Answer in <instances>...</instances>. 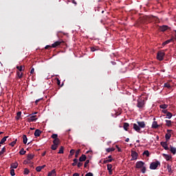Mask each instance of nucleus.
I'll use <instances>...</instances> for the list:
<instances>
[{
    "label": "nucleus",
    "mask_w": 176,
    "mask_h": 176,
    "mask_svg": "<svg viewBox=\"0 0 176 176\" xmlns=\"http://www.w3.org/2000/svg\"><path fill=\"white\" fill-rule=\"evenodd\" d=\"M35 115H36V113H34L30 115V116L29 118L30 122H35V120H38V118Z\"/></svg>",
    "instance_id": "0eeeda50"
},
{
    "label": "nucleus",
    "mask_w": 176,
    "mask_h": 176,
    "mask_svg": "<svg viewBox=\"0 0 176 176\" xmlns=\"http://www.w3.org/2000/svg\"><path fill=\"white\" fill-rule=\"evenodd\" d=\"M23 68H24V66H16V69L19 71V72H21V71H24Z\"/></svg>",
    "instance_id": "2f4dec72"
},
{
    "label": "nucleus",
    "mask_w": 176,
    "mask_h": 176,
    "mask_svg": "<svg viewBox=\"0 0 176 176\" xmlns=\"http://www.w3.org/2000/svg\"><path fill=\"white\" fill-rule=\"evenodd\" d=\"M165 138L166 141H168L171 138V133H166L165 135Z\"/></svg>",
    "instance_id": "a878e982"
},
{
    "label": "nucleus",
    "mask_w": 176,
    "mask_h": 176,
    "mask_svg": "<svg viewBox=\"0 0 176 176\" xmlns=\"http://www.w3.org/2000/svg\"><path fill=\"white\" fill-rule=\"evenodd\" d=\"M28 141V139L27 138V135H23V144H27Z\"/></svg>",
    "instance_id": "b1692460"
},
{
    "label": "nucleus",
    "mask_w": 176,
    "mask_h": 176,
    "mask_svg": "<svg viewBox=\"0 0 176 176\" xmlns=\"http://www.w3.org/2000/svg\"><path fill=\"white\" fill-rule=\"evenodd\" d=\"M159 127V124H157V122L153 121L152 124V129H157Z\"/></svg>",
    "instance_id": "2eb2a0df"
},
{
    "label": "nucleus",
    "mask_w": 176,
    "mask_h": 176,
    "mask_svg": "<svg viewBox=\"0 0 176 176\" xmlns=\"http://www.w3.org/2000/svg\"><path fill=\"white\" fill-rule=\"evenodd\" d=\"M85 176H94V175L92 173L89 172L87 173Z\"/></svg>",
    "instance_id": "864d4df0"
},
{
    "label": "nucleus",
    "mask_w": 176,
    "mask_h": 176,
    "mask_svg": "<svg viewBox=\"0 0 176 176\" xmlns=\"http://www.w3.org/2000/svg\"><path fill=\"white\" fill-rule=\"evenodd\" d=\"M17 167H19V163L17 162L12 163L10 166L11 168H17Z\"/></svg>",
    "instance_id": "dca6fc26"
},
{
    "label": "nucleus",
    "mask_w": 176,
    "mask_h": 176,
    "mask_svg": "<svg viewBox=\"0 0 176 176\" xmlns=\"http://www.w3.org/2000/svg\"><path fill=\"white\" fill-rule=\"evenodd\" d=\"M73 162H74V163H72V165L74 167H75V166H76V165L78 164V159L74 158V159L73 160Z\"/></svg>",
    "instance_id": "cd10ccee"
},
{
    "label": "nucleus",
    "mask_w": 176,
    "mask_h": 176,
    "mask_svg": "<svg viewBox=\"0 0 176 176\" xmlns=\"http://www.w3.org/2000/svg\"><path fill=\"white\" fill-rule=\"evenodd\" d=\"M164 156V159H166V162H168L170 159H173V157L170 155L168 154H162Z\"/></svg>",
    "instance_id": "9b49d317"
},
{
    "label": "nucleus",
    "mask_w": 176,
    "mask_h": 176,
    "mask_svg": "<svg viewBox=\"0 0 176 176\" xmlns=\"http://www.w3.org/2000/svg\"><path fill=\"white\" fill-rule=\"evenodd\" d=\"M41 168V170H43V168H45V167H46V165H43L41 166H40Z\"/></svg>",
    "instance_id": "0e129e2a"
},
{
    "label": "nucleus",
    "mask_w": 176,
    "mask_h": 176,
    "mask_svg": "<svg viewBox=\"0 0 176 176\" xmlns=\"http://www.w3.org/2000/svg\"><path fill=\"white\" fill-rule=\"evenodd\" d=\"M79 153H80V150H78V151L76 152L75 157H78V156H79Z\"/></svg>",
    "instance_id": "3c124183"
},
{
    "label": "nucleus",
    "mask_w": 176,
    "mask_h": 176,
    "mask_svg": "<svg viewBox=\"0 0 176 176\" xmlns=\"http://www.w3.org/2000/svg\"><path fill=\"white\" fill-rule=\"evenodd\" d=\"M10 175H12V176L16 175V173H14V169L10 170Z\"/></svg>",
    "instance_id": "a18cd8bd"
},
{
    "label": "nucleus",
    "mask_w": 176,
    "mask_h": 176,
    "mask_svg": "<svg viewBox=\"0 0 176 176\" xmlns=\"http://www.w3.org/2000/svg\"><path fill=\"white\" fill-rule=\"evenodd\" d=\"M56 80H57V85L60 86V85H61V81H60V79L58 78H57Z\"/></svg>",
    "instance_id": "6e6d98bb"
},
{
    "label": "nucleus",
    "mask_w": 176,
    "mask_h": 176,
    "mask_svg": "<svg viewBox=\"0 0 176 176\" xmlns=\"http://www.w3.org/2000/svg\"><path fill=\"white\" fill-rule=\"evenodd\" d=\"M30 163H31V161L28 160V159L23 162V164H30Z\"/></svg>",
    "instance_id": "de8ad7c7"
},
{
    "label": "nucleus",
    "mask_w": 176,
    "mask_h": 176,
    "mask_svg": "<svg viewBox=\"0 0 176 176\" xmlns=\"http://www.w3.org/2000/svg\"><path fill=\"white\" fill-rule=\"evenodd\" d=\"M162 112H163V113H166V114H167V113H168V112L167 111V110H166V109H164V110H162Z\"/></svg>",
    "instance_id": "bf43d9fd"
},
{
    "label": "nucleus",
    "mask_w": 176,
    "mask_h": 176,
    "mask_svg": "<svg viewBox=\"0 0 176 176\" xmlns=\"http://www.w3.org/2000/svg\"><path fill=\"white\" fill-rule=\"evenodd\" d=\"M116 147L117 148L118 152H122V148H120L119 146L116 145Z\"/></svg>",
    "instance_id": "5fc2aeb1"
},
{
    "label": "nucleus",
    "mask_w": 176,
    "mask_h": 176,
    "mask_svg": "<svg viewBox=\"0 0 176 176\" xmlns=\"http://www.w3.org/2000/svg\"><path fill=\"white\" fill-rule=\"evenodd\" d=\"M61 43H64V41L60 39L52 44L51 47L53 48L58 47V46H61Z\"/></svg>",
    "instance_id": "423d86ee"
},
{
    "label": "nucleus",
    "mask_w": 176,
    "mask_h": 176,
    "mask_svg": "<svg viewBox=\"0 0 176 176\" xmlns=\"http://www.w3.org/2000/svg\"><path fill=\"white\" fill-rule=\"evenodd\" d=\"M108 159H112V155H109Z\"/></svg>",
    "instance_id": "774afa93"
},
{
    "label": "nucleus",
    "mask_w": 176,
    "mask_h": 176,
    "mask_svg": "<svg viewBox=\"0 0 176 176\" xmlns=\"http://www.w3.org/2000/svg\"><path fill=\"white\" fill-rule=\"evenodd\" d=\"M41 134H42V131H41V130H39V129H36L34 132V135L36 137H39V135H41Z\"/></svg>",
    "instance_id": "ddd939ff"
},
{
    "label": "nucleus",
    "mask_w": 176,
    "mask_h": 176,
    "mask_svg": "<svg viewBox=\"0 0 176 176\" xmlns=\"http://www.w3.org/2000/svg\"><path fill=\"white\" fill-rule=\"evenodd\" d=\"M168 28V26L167 25H162L160 28V31L164 32L166 31V30Z\"/></svg>",
    "instance_id": "f3484780"
},
{
    "label": "nucleus",
    "mask_w": 176,
    "mask_h": 176,
    "mask_svg": "<svg viewBox=\"0 0 176 176\" xmlns=\"http://www.w3.org/2000/svg\"><path fill=\"white\" fill-rule=\"evenodd\" d=\"M58 153H64V147L61 146Z\"/></svg>",
    "instance_id": "79ce46f5"
},
{
    "label": "nucleus",
    "mask_w": 176,
    "mask_h": 176,
    "mask_svg": "<svg viewBox=\"0 0 176 176\" xmlns=\"http://www.w3.org/2000/svg\"><path fill=\"white\" fill-rule=\"evenodd\" d=\"M82 166H83V163L80 162L77 163V167H78V168H80V167H82Z\"/></svg>",
    "instance_id": "8fccbe9b"
},
{
    "label": "nucleus",
    "mask_w": 176,
    "mask_h": 176,
    "mask_svg": "<svg viewBox=\"0 0 176 176\" xmlns=\"http://www.w3.org/2000/svg\"><path fill=\"white\" fill-rule=\"evenodd\" d=\"M130 126V124H129V123L125 122L124 123V129H125L126 131H127V130H129V126Z\"/></svg>",
    "instance_id": "6ab92c4d"
},
{
    "label": "nucleus",
    "mask_w": 176,
    "mask_h": 176,
    "mask_svg": "<svg viewBox=\"0 0 176 176\" xmlns=\"http://www.w3.org/2000/svg\"><path fill=\"white\" fill-rule=\"evenodd\" d=\"M136 168H142L141 171L143 174L146 173V166H145V162L142 161H138L135 164Z\"/></svg>",
    "instance_id": "f03ea898"
},
{
    "label": "nucleus",
    "mask_w": 176,
    "mask_h": 176,
    "mask_svg": "<svg viewBox=\"0 0 176 176\" xmlns=\"http://www.w3.org/2000/svg\"><path fill=\"white\" fill-rule=\"evenodd\" d=\"M23 174H25V175H28V174H30V170H29L28 168H25L24 169V173H23Z\"/></svg>",
    "instance_id": "e433bc0d"
},
{
    "label": "nucleus",
    "mask_w": 176,
    "mask_h": 176,
    "mask_svg": "<svg viewBox=\"0 0 176 176\" xmlns=\"http://www.w3.org/2000/svg\"><path fill=\"white\" fill-rule=\"evenodd\" d=\"M86 161V155L82 154L80 157H79V162H85Z\"/></svg>",
    "instance_id": "4468645a"
},
{
    "label": "nucleus",
    "mask_w": 176,
    "mask_h": 176,
    "mask_svg": "<svg viewBox=\"0 0 176 176\" xmlns=\"http://www.w3.org/2000/svg\"><path fill=\"white\" fill-rule=\"evenodd\" d=\"M160 166V162L156 161L150 164V170H156Z\"/></svg>",
    "instance_id": "39448f33"
},
{
    "label": "nucleus",
    "mask_w": 176,
    "mask_h": 176,
    "mask_svg": "<svg viewBox=\"0 0 176 176\" xmlns=\"http://www.w3.org/2000/svg\"><path fill=\"white\" fill-rule=\"evenodd\" d=\"M53 144L54 145L58 146V144H60V139H55V140H54Z\"/></svg>",
    "instance_id": "5701e85b"
},
{
    "label": "nucleus",
    "mask_w": 176,
    "mask_h": 176,
    "mask_svg": "<svg viewBox=\"0 0 176 176\" xmlns=\"http://www.w3.org/2000/svg\"><path fill=\"white\" fill-rule=\"evenodd\" d=\"M34 159V155L33 154H28V160L31 162Z\"/></svg>",
    "instance_id": "c85d7f7f"
},
{
    "label": "nucleus",
    "mask_w": 176,
    "mask_h": 176,
    "mask_svg": "<svg viewBox=\"0 0 176 176\" xmlns=\"http://www.w3.org/2000/svg\"><path fill=\"white\" fill-rule=\"evenodd\" d=\"M72 3H74V5H76V1L75 0H72Z\"/></svg>",
    "instance_id": "69168bd1"
},
{
    "label": "nucleus",
    "mask_w": 176,
    "mask_h": 176,
    "mask_svg": "<svg viewBox=\"0 0 176 176\" xmlns=\"http://www.w3.org/2000/svg\"><path fill=\"white\" fill-rule=\"evenodd\" d=\"M16 142H17V140H15L14 141L10 143V146H14V145H16Z\"/></svg>",
    "instance_id": "a19ab883"
},
{
    "label": "nucleus",
    "mask_w": 176,
    "mask_h": 176,
    "mask_svg": "<svg viewBox=\"0 0 176 176\" xmlns=\"http://www.w3.org/2000/svg\"><path fill=\"white\" fill-rule=\"evenodd\" d=\"M165 122L166 123V126H171V120H166Z\"/></svg>",
    "instance_id": "ea45409f"
},
{
    "label": "nucleus",
    "mask_w": 176,
    "mask_h": 176,
    "mask_svg": "<svg viewBox=\"0 0 176 176\" xmlns=\"http://www.w3.org/2000/svg\"><path fill=\"white\" fill-rule=\"evenodd\" d=\"M26 152H27V151H25L24 150V148H21V151H19V154H20V155H25Z\"/></svg>",
    "instance_id": "4c0bfd02"
},
{
    "label": "nucleus",
    "mask_w": 176,
    "mask_h": 176,
    "mask_svg": "<svg viewBox=\"0 0 176 176\" xmlns=\"http://www.w3.org/2000/svg\"><path fill=\"white\" fill-rule=\"evenodd\" d=\"M52 138H53L54 140H58V135L56 134V133H54L52 134V135L51 136Z\"/></svg>",
    "instance_id": "f704fd0d"
},
{
    "label": "nucleus",
    "mask_w": 176,
    "mask_h": 176,
    "mask_svg": "<svg viewBox=\"0 0 176 176\" xmlns=\"http://www.w3.org/2000/svg\"><path fill=\"white\" fill-rule=\"evenodd\" d=\"M36 171H37V173H40V171H42V168H41V166H37L36 168Z\"/></svg>",
    "instance_id": "49530a36"
},
{
    "label": "nucleus",
    "mask_w": 176,
    "mask_h": 176,
    "mask_svg": "<svg viewBox=\"0 0 176 176\" xmlns=\"http://www.w3.org/2000/svg\"><path fill=\"white\" fill-rule=\"evenodd\" d=\"M20 118H21V111H19L16 113V120H19Z\"/></svg>",
    "instance_id": "c756f323"
},
{
    "label": "nucleus",
    "mask_w": 176,
    "mask_h": 176,
    "mask_svg": "<svg viewBox=\"0 0 176 176\" xmlns=\"http://www.w3.org/2000/svg\"><path fill=\"white\" fill-rule=\"evenodd\" d=\"M49 47H52V45H46L45 47V49H49Z\"/></svg>",
    "instance_id": "680f3d73"
},
{
    "label": "nucleus",
    "mask_w": 176,
    "mask_h": 176,
    "mask_svg": "<svg viewBox=\"0 0 176 176\" xmlns=\"http://www.w3.org/2000/svg\"><path fill=\"white\" fill-rule=\"evenodd\" d=\"M131 160H137L138 159V153L135 151H131Z\"/></svg>",
    "instance_id": "6e6552de"
},
{
    "label": "nucleus",
    "mask_w": 176,
    "mask_h": 176,
    "mask_svg": "<svg viewBox=\"0 0 176 176\" xmlns=\"http://www.w3.org/2000/svg\"><path fill=\"white\" fill-rule=\"evenodd\" d=\"M47 176H57V173H56V170H52V171L48 173Z\"/></svg>",
    "instance_id": "f8f14e48"
},
{
    "label": "nucleus",
    "mask_w": 176,
    "mask_h": 176,
    "mask_svg": "<svg viewBox=\"0 0 176 176\" xmlns=\"http://www.w3.org/2000/svg\"><path fill=\"white\" fill-rule=\"evenodd\" d=\"M168 107V105L167 104H161L160 106V108H161L162 109H166V108Z\"/></svg>",
    "instance_id": "c9c22d12"
},
{
    "label": "nucleus",
    "mask_w": 176,
    "mask_h": 176,
    "mask_svg": "<svg viewBox=\"0 0 176 176\" xmlns=\"http://www.w3.org/2000/svg\"><path fill=\"white\" fill-rule=\"evenodd\" d=\"M173 41V38H170L169 40H167L166 41H164L163 43H162V46H166V45H168V43H170V42Z\"/></svg>",
    "instance_id": "a211bd4d"
},
{
    "label": "nucleus",
    "mask_w": 176,
    "mask_h": 176,
    "mask_svg": "<svg viewBox=\"0 0 176 176\" xmlns=\"http://www.w3.org/2000/svg\"><path fill=\"white\" fill-rule=\"evenodd\" d=\"M137 102V107L139 109H142V108L145 107V100L144 99H138Z\"/></svg>",
    "instance_id": "7ed1b4c3"
},
{
    "label": "nucleus",
    "mask_w": 176,
    "mask_h": 176,
    "mask_svg": "<svg viewBox=\"0 0 176 176\" xmlns=\"http://www.w3.org/2000/svg\"><path fill=\"white\" fill-rule=\"evenodd\" d=\"M73 176H79V173H74V174H73Z\"/></svg>",
    "instance_id": "e2e57ef3"
},
{
    "label": "nucleus",
    "mask_w": 176,
    "mask_h": 176,
    "mask_svg": "<svg viewBox=\"0 0 176 176\" xmlns=\"http://www.w3.org/2000/svg\"><path fill=\"white\" fill-rule=\"evenodd\" d=\"M171 118H173V113H170V112H168L166 113V119H171Z\"/></svg>",
    "instance_id": "bb28decb"
},
{
    "label": "nucleus",
    "mask_w": 176,
    "mask_h": 176,
    "mask_svg": "<svg viewBox=\"0 0 176 176\" xmlns=\"http://www.w3.org/2000/svg\"><path fill=\"white\" fill-rule=\"evenodd\" d=\"M52 151H56V149H57V148H58V146H57L56 144H53L52 145Z\"/></svg>",
    "instance_id": "58836bf2"
},
{
    "label": "nucleus",
    "mask_w": 176,
    "mask_h": 176,
    "mask_svg": "<svg viewBox=\"0 0 176 176\" xmlns=\"http://www.w3.org/2000/svg\"><path fill=\"white\" fill-rule=\"evenodd\" d=\"M170 152L173 155H175L176 153V148L172 146H170Z\"/></svg>",
    "instance_id": "4be33fe9"
},
{
    "label": "nucleus",
    "mask_w": 176,
    "mask_h": 176,
    "mask_svg": "<svg viewBox=\"0 0 176 176\" xmlns=\"http://www.w3.org/2000/svg\"><path fill=\"white\" fill-rule=\"evenodd\" d=\"M34 72H35V69L34 67H32L30 71V74H34Z\"/></svg>",
    "instance_id": "13d9d810"
},
{
    "label": "nucleus",
    "mask_w": 176,
    "mask_h": 176,
    "mask_svg": "<svg viewBox=\"0 0 176 176\" xmlns=\"http://www.w3.org/2000/svg\"><path fill=\"white\" fill-rule=\"evenodd\" d=\"M70 156H74V154L75 153V150L74 149H72L70 150Z\"/></svg>",
    "instance_id": "09e8293b"
},
{
    "label": "nucleus",
    "mask_w": 176,
    "mask_h": 176,
    "mask_svg": "<svg viewBox=\"0 0 176 176\" xmlns=\"http://www.w3.org/2000/svg\"><path fill=\"white\" fill-rule=\"evenodd\" d=\"M130 141V139L129 138H126V140H125V142H129Z\"/></svg>",
    "instance_id": "338daca9"
},
{
    "label": "nucleus",
    "mask_w": 176,
    "mask_h": 176,
    "mask_svg": "<svg viewBox=\"0 0 176 176\" xmlns=\"http://www.w3.org/2000/svg\"><path fill=\"white\" fill-rule=\"evenodd\" d=\"M143 155L146 156V157H149L150 153L149 151L146 150L143 152Z\"/></svg>",
    "instance_id": "393cba45"
},
{
    "label": "nucleus",
    "mask_w": 176,
    "mask_h": 176,
    "mask_svg": "<svg viewBox=\"0 0 176 176\" xmlns=\"http://www.w3.org/2000/svg\"><path fill=\"white\" fill-rule=\"evenodd\" d=\"M89 163H90V160H87L85 162L84 167L87 168Z\"/></svg>",
    "instance_id": "37998d69"
},
{
    "label": "nucleus",
    "mask_w": 176,
    "mask_h": 176,
    "mask_svg": "<svg viewBox=\"0 0 176 176\" xmlns=\"http://www.w3.org/2000/svg\"><path fill=\"white\" fill-rule=\"evenodd\" d=\"M162 147L165 149V151H168V144L167 142H161Z\"/></svg>",
    "instance_id": "1a4fd4ad"
},
{
    "label": "nucleus",
    "mask_w": 176,
    "mask_h": 176,
    "mask_svg": "<svg viewBox=\"0 0 176 176\" xmlns=\"http://www.w3.org/2000/svg\"><path fill=\"white\" fill-rule=\"evenodd\" d=\"M166 168H167L168 173H173V170H172V169H171V166H170V164H168V165L166 166Z\"/></svg>",
    "instance_id": "72a5a7b5"
},
{
    "label": "nucleus",
    "mask_w": 176,
    "mask_h": 176,
    "mask_svg": "<svg viewBox=\"0 0 176 176\" xmlns=\"http://www.w3.org/2000/svg\"><path fill=\"white\" fill-rule=\"evenodd\" d=\"M112 164H107V170H108V171H109V175H112V174H113V172H112Z\"/></svg>",
    "instance_id": "9d476101"
},
{
    "label": "nucleus",
    "mask_w": 176,
    "mask_h": 176,
    "mask_svg": "<svg viewBox=\"0 0 176 176\" xmlns=\"http://www.w3.org/2000/svg\"><path fill=\"white\" fill-rule=\"evenodd\" d=\"M146 124L145 122L142 121V122H138V124H133V130L135 131H137V133H142L141 131V129H145Z\"/></svg>",
    "instance_id": "f257e3e1"
},
{
    "label": "nucleus",
    "mask_w": 176,
    "mask_h": 176,
    "mask_svg": "<svg viewBox=\"0 0 176 176\" xmlns=\"http://www.w3.org/2000/svg\"><path fill=\"white\" fill-rule=\"evenodd\" d=\"M115 151V148H108L106 149V151L109 153V152H113Z\"/></svg>",
    "instance_id": "473e14b6"
},
{
    "label": "nucleus",
    "mask_w": 176,
    "mask_h": 176,
    "mask_svg": "<svg viewBox=\"0 0 176 176\" xmlns=\"http://www.w3.org/2000/svg\"><path fill=\"white\" fill-rule=\"evenodd\" d=\"M164 87H167V89H170V87H171V85H170V84L168 83H165Z\"/></svg>",
    "instance_id": "603ef678"
},
{
    "label": "nucleus",
    "mask_w": 176,
    "mask_h": 176,
    "mask_svg": "<svg viewBox=\"0 0 176 176\" xmlns=\"http://www.w3.org/2000/svg\"><path fill=\"white\" fill-rule=\"evenodd\" d=\"M164 56H166V53L163 51H160L157 54V60L159 61H163V58H164Z\"/></svg>",
    "instance_id": "20e7f679"
},
{
    "label": "nucleus",
    "mask_w": 176,
    "mask_h": 176,
    "mask_svg": "<svg viewBox=\"0 0 176 176\" xmlns=\"http://www.w3.org/2000/svg\"><path fill=\"white\" fill-rule=\"evenodd\" d=\"M112 160H113V159L104 160L103 161V164H107V163H111Z\"/></svg>",
    "instance_id": "7c9ffc66"
},
{
    "label": "nucleus",
    "mask_w": 176,
    "mask_h": 176,
    "mask_svg": "<svg viewBox=\"0 0 176 176\" xmlns=\"http://www.w3.org/2000/svg\"><path fill=\"white\" fill-rule=\"evenodd\" d=\"M5 147H3L1 151H0V156H2V155H3V153H5L6 151H5Z\"/></svg>",
    "instance_id": "c03bdc74"
},
{
    "label": "nucleus",
    "mask_w": 176,
    "mask_h": 176,
    "mask_svg": "<svg viewBox=\"0 0 176 176\" xmlns=\"http://www.w3.org/2000/svg\"><path fill=\"white\" fill-rule=\"evenodd\" d=\"M16 75L19 79H21V78H23V72H21L17 71Z\"/></svg>",
    "instance_id": "412c9836"
},
{
    "label": "nucleus",
    "mask_w": 176,
    "mask_h": 176,
    "mask_svg": "<svg viewBox=\"0 0 176 176\" xmlns=\"http://www.w3.org/2000/svg\"><path fill=\"white\" fill-rule=\"evenodd\" d=\"M91 52H96V48L91 47Z\"/></svg>",
    "instance_id": "052dcab7"
},
{
    "label": "nucleus",
    "mask_w": 176,
    "mask_h": 176,
    "mask_svg": "<svg viewBox=\"0 0 176 176\" xmlns=\"http://www.w3.org/2000/svg\"><path fill=\"white\" fill-rule=\"evenodd\" d=\"M9 138V136H5L3 137L1 141H0V144H3L4 142H6V139Z\"/></svg>",
    "instance_id": "aec40b11"
},
{
    "label": "nucleus",
    "mask_w": 176,
    "mask_h": 176,
    "mask_svg": "<svg viewBox=\"0 0 176 176\" xmlns=\"http://www.w3.org/2000/svg\"><path fill=\"white\" fill-rule=\"evenodd\" d=\"M43 98H39V99H37V100H36V101H35V103L36 104H38V102H39V101H41V100H43Z\"/></svg>",
    "instance_id": "4d7b16f0"
}]
</instances>
